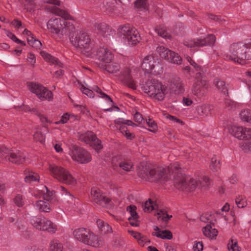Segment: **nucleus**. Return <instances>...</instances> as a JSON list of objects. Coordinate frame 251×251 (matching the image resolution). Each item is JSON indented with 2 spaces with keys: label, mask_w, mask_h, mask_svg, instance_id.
Wrapping results in <instances>:
<instances>
[{
  "label": "nucleus",
  "mask_w": 251,
  "mask_h": 251,
  "mask_svg": "<svg viewBox=\"0 0 251 251\" xmlns=\"http://www.w3.org/2000/svg\"><path fill=\"white\" fill-rule=\"evenodd\" d=\"M33 195L36 198L43 197L44 200L49 201L54 199L55 192L53 191H50L46 186H43L42 190L36 189Z\"/></svg>",
  "instance_id": "24"
},
{
  "label": "nucleus",
  "mask_w": 251,
  "mask_h": 251,
  "mask_svg": "<svg viewBox=\"0 0 251 251\" xmlns=\"http://www.w3.org/2000/svg\"><path fill=\"white\" fill-rule=\"evenodd\" d=\"M0 150H2L3 152L0 154V156L4 157L6 160H8L12 163L20 164L23 163L25 161V156L21 152L17 153H7L5 151H7V149L5 148H1Z\"/></svg>",
  "instance_id": "20"
},
{
  "label": "nucleus",
  "mask_w": 251,
  "mask_h": 251,
  "mask_svg": "<svg viewBox=\"0 0 251 251\" xmlns=\"http://www.w3.org/2000/svg\"><path fill=\"white\" fill-rule=\"evenodd\" d=\"M120 0H106L101 7V10L107 14L121 13L122 8L120 6Z\"/></svg>",
  "instance_id": "17"
},
{
  "label": "nucleus",
  "mask_w": 251,
  "mask_h": 251,
  "mask_svg": "<svg viewBox=\"0 0 251 251\" xmlns=\"http://www.w3.org/2000/svg\"><path fill=\"white\" fill-rule=\"evenodd\" d=\"M147 124L148 126L151 128V129H149V130L151 132H155L157 126L155 122L152 119H149L147 121Z\"/></svg>",
  "instance_id": "54"
},
{
  "label": "nucleus",
  "mask_w": 251,
  "mask_h": 251,
  "mask_svg": "<svg viewBox=\"0 0 251 251\" xmlns=\"http://www.w3.org/2000/svg\"><path fill=\"white\" fill-rule=\"evenodd\" d=\"M69 154L73 160L81 164L87 163L92 159L89 152L83 148L76 146L70 148Z\"/></svg>",
  "instance_id": "12"
},
{
  "label": "nucleus",
  "mask_w": 251,
  "mask_h": 251,
  "mask_svg": "<svg viewBox=\"0 0 251 251\" xmlns=\"http://www.w3.org/2000/svg\"><path fill=\"white\" fill-rule=\"evenodd\" d=\"M49 170L50 175L60 182L74 185L76 180L67 169L54 164H50Z\"/></svg>",
  "instance_id": "6"
},
{
  "label": "nucleus",
  "mask_w": 251,
  "mask_h": 251,
  "mask_svg": "<svg viewBox=\"0 0 251 251\" xmlns=\"http://www.w3.org/2000/svg\"><path fill=\"white\" fill-rule=\"evenodd\" d=\"M120 69L119 65L116 63H112L105 66V70L108 73L118 76L119 79L126 85L132 89H136L137 84L132 77L131 70L128 68H125L119 73Z\"/></svg>",
  "instance_id": "3"
},
{
  "label": "nucleus",
  "mask_w": 251,
  "mask_h": 251,
  "mask_svg": "<svg viewBox=\"0 0 251 251\" xmlns=\"http://www.w3.org/2000/svg\"><path fill=\"white\" fill-rule=\"evenodd\" d=\"M97 28L101 34L105 33L107 31V27L105 24H99L97 25Z\"/></svg>",
  "instance_id": "56"
},
{
  "label": "nucleus",
  "mask_w": 251,
  "mask_h": 251,
  "mask_svg": "<svg viewBox=\"0 0 251 251\" xmlns=\"http://www.w3.org/2000/svg\"><path fill=\"white\" fill-rule=\"evenodd\" d=\"M242 151L246 153H251V141L244 142L241 145Z\"/></svg>",
  "instance_id": "53"
},
{
  "label": "nucleus",
  "mask_w": 251,
  "mask_h": 251,
  "mask_svg": "<svg viewBox=\"0 0 251 251\" xmlns=\"http://www.w3.org/2000/svg\"><path fill=\"white\" fill-rule=\"evenodd\" d=\"M129 232L131 235L137 240L138 244L140 246L144 247L145 245L150 243V240L147 236L142 234L134 231H129Z\"/></svg>",
  "instance_id": "28"
},
{
  "label": "nucleus",
  "mask_w": 251,
  "mask_h": 251,
  "mask_svg": "<svg viewBox=\"0 0 251 251\" xmlns=\"http://www.w3.org/2000/svg\"><path fill=\"white\" fill-rule=\"evenodd\" d=\"M13 201L15 205L19 207H22L24 206L25 202V197L23 195L20 194L16 195L13 199Z\"/></svg>",
  "instance_id": "39"
},
{
  "label": "nucleus",
  "mask_w": 251,
  "mask_h": 251,
  "mask_svg": "<svg viewBox=\"0 0 251 251\" xmlns=\"http://www.w3.org/2000/svg\"><path fill=\"white\" fill-rule=\"evenodd\" d=\"M118 33L125 44L127 45H136L141 39L138 31L128 24L120 26Z\"/></svg>",
  "instance_id": "7"
},
{
  "label": "nucleus",
  "mask_w": 251,
  "mask_h": 251,
  "mask_svg": "<svg viewBox=\"0 0 251 251\" xmlns=\"http://www.w3.org/2000/svg\"><path fill=\"white\" fill-rule=\"evenodd\" d=\"M144 91L150 98L158 101H163L168 94L167 87L159 80H149L144 87Z\"/></svg>",
  "instance_id": "4"
},
{
  "label": "nucleus",
  "mask_w": 251,
  "mask_h": 251,
  "mask_svg": "<svg viewBox=\"0 0 251 251\" xmlns=\"http://www.w3.org/2000/svg\"><path fill=\"white\" fill-rule=\"evenodd\" d=\"M139 176L141 177L150 181H166L169 179L167 170L161 167L151 169L147 173L140 172Z\"/></svg>",
  "instance_id": "9"
},
{
  "label": "nucleus",
  "mask_w": 251,
  "mask_h": 251,
  "mask_svg": "<svg viewBox=\"0 0 251 251\" xmlns=\"http://www.w3.org/2000/svg\"><path fill=\"white\" fill-rule=\"evenodd\" d=\"M211 215L208 213H204L202 214L200 217V220L203 223H209L210 222Z\"/></svg>",
  "instance_id": "58"
},
{
  "label": "nucleus",
  "mask_w": 251,
  "mask_h": 251,
  "mask_svg": "<svg viewBox=\"0 0 251 251\" xmlns=\"http://www.w3.org/2000/svg\"><path fill=\"white\" fill-rule=\"evenodd\" d=\"M8 36L15 42L21 44L23 46L25 45V44L24 41L18 39L17 37L12 33H10L8 35Z\"/></svg>",
  "instance_id": "57"
},
{
  "label": "nucleus",
  "mask_w": 251,
  "mask_h": 251,
  "mask_svg": "<svg viewBox=\"0 0 251 251\" xmlns=\"http://www.w3.org/2000/svg\"><path fill=\"white\" fill-rule=\"evenodd\" d=\"M69 115L67 113H65L62 116L60 120L55 122L54 124L56 125H58L60 124H64L66 123L69 120Z\"/></svg>",
  "instance_id": "55"
},
{
  "label": "nucleus",
  "mask_w": 251,
  "mask_h": 251,
  "mask_svg": "<svg viewBox=\"0 0 251 251\" xmlns=\"http://www.w3.org/2000/svg\"><path fill=\"white\" fill-rule=\"evenodd\" d=\"M157 219L161 220L163 221H167L172 217V215H169L167 213V212L165 210H159L157 213Z\"/></svg>",
  "instance_id": "47"
},
{
  "label": "nucleus",
  "mask_w": 251,
  "mask_h": 251,
  "mask_svg": "<svg viewBox=\"0 0 251 251\" xmlns=\"http://www.w3.org/2000/svg\"><path fill=\"white\" fill-rule=\"evenodd\" d=\"M70 40L71 43L84 54L91 55L90 51L92 50L91 40L87 33L83 31H71Z\"/></svg>",
  "instance_id": "5"
},
{
  "label": "nucleus",
  "mask_w": 251,
  "mask_h": 251,
  "mask_svg": "<svg viewBox=\"0 0 251 251\" xmlns=\"http://www.w3.org/2000/svg\"><path fill=\"white\" fill-rule=\"evenodd\" d=\"M45 219V217L34 216L30 219V223L37 229L42 230V226L44 225Z\"/></svg>",
  "instance_id": "34"
},
{
  "label": "nucleus",
  "mask_w": 251,
  "mask_h": 251,
  "mask_svg": "<svg viewBox=\"0 0 251 251\" xmlns=\"http://www.w3.org/2000/svg\"><path fill=\"white\" fill-rule=\"evenodd\" d=\"M57 230V226L50 220L46 218L42 231H46L50 233H54Z\"/></svg>",
  "instance_id": "32"
},
{
  "label": "nucleus",
  "mask_w": 251,
  "mask_h": 251,
  "mask_svg": "<svg viewBox=\"0 0 251 251\" xmlns=\"http://www.w3.org/2000/svg\"><path fill=\"white\" fill-rule=\"evenodd\" d=\"M89 231L90 230L87 228L80 227L75 229L73 231V235L76 240L84 244Z\"/></svg>",
  "instance_id": "26"
},
{
  "label": "nucleus",
  "mask_w": 251,
  "mask_h": 251,
  "mask_svg": "<svg viewBox=\"0 0 251 251\" xmlns=\"http://www.w3.org/2000/svg\"><path fill=\"white\" fill-rule=\"evenodd\" d=\"M221 164L220 159L214 155L211 158L209 169L214 173H219L221 171Z\"/></svg>",
  "instance_id": "31"
},
{
  "label": "nucleus",
  "mask_w": 251,
  "mask_h": 251,
  "mask_svg": "<svg viewBox=\"0 0 251 251\" xmlns=\"http://www.w3.org/2000/svg\"><path fill=\"white\" fill-rule=\"evenodd\" d=\"M229 251H240V248L238 246L236 239L231 238L227 245Z\"/></svg>",
  "instance_id": "42"
},
{
  "label": "nucleus",
  "mask_w": 251,
  "mask_h": 251,
  "mask_svg": "<svg viewBox=\"0 0 251 251\" xmlns=\"http://www.w3.org/2000/svg\"><path fill=\"white\" fill-rule=\"evenodd\" d=\"M172 169L175 170L174 176L175 186L182 191H184L187 188L186 176L183 173L184 171L178 163H175L172 166Z\"/></svg>",
  "instance_id": "11"
},
{
  "label": "nucleus",
  "mask_w": 251,
  "mask_h": 251,
  "mask_svg": "<svg viewBox=\"0 0 251 251\" xmlns=\"http://www.w3.org/2000/svg\"><path fill=\"white\" fill-rule=\"evenodd\" d=\"M210 180L208 176L197 172L191 176L189 179V191L197 188L207 189L210 187Z\"/></svg>",
  "instance_id": "10"
},
{
  "label": "nucleus",
  "mask_w": 251,
  "mask_h": 251,
  "mask_svg": "<svg viewBox=\"0 0 251 251\" xmlns=\"http://www.w3.org/2000/svg\"><path fill=\"white\" fill-rule=\"evenodd\" d=\"M134 5L137 8L145 9L147 7V0H136L134 1Z\"/></svg>",
  "instance_id": "52"
},
{
  "label": "nucleus",
  "mask_w": 251,
  "mask_h": 251,
  "mask_svg": "<svg viewBox=\"0 0 251 251\" xmlns=\"http://www.w3.org/2000/svg\"><path fill=\"white\" fill-rule=\"evenodd\" d=\"M126 211L130 214V216L128 218L129 221L138 219V215L136 212V207L135 206L130 205L127 206Z\"/></svg>",
  "instance_id": "38"
},
{
  "label": "nucleus",
  "mask_w": 251,
  "mask_h": 251,
  "mask_svg": "<svg viewBox=\"0 0 251 251\" xmlns=\"http://www.w3.org/2000/svg\"><path fill=\"white\" fill-rule=\"evenodd\" d=\"M195 251H202L203 250V244L201 242H195L193 248Z\"/></svg>",
  "instance_id": "59"
},
{
  "label": "nucleus",
  "mask_w": 251,
  "mask_h": 251,
  "mask_svg": "<svg viewBox=\"0 0 251 251\" xmlns=\"http://www.w3.org/2000/svg\"><path fill=\"white\" fill-rule=\"evenodd\" d=\"M47 9L50 13L61 17L65 20L57 18L50 19L47 24V26L50 32L57 36L59 38H62L68 32L75 29V26L72 22L68 20H73V18L66 11L61 9L55 5L47 7Z\"/></svg>",
  "instance_id": "1"
},
{
  "label": "nucleus",
  "mask_w": 251,
  "mask_h": 251,
  "mask_svg": "<svg viewBox=\"0 0 251 251\" xmlns=\"http://www.w3.org/2000/svg\"><path fill=\"white\" fill-rule=\"evenodd\" d=\"M164 246L165 251H176V247L174 245L165 244Z\"/></svg>",
  "instance_id": "64"
},
{
  "label": "nucleus",
  "mask_w": 251,
  "mask_h": 251,
  "mask_svg": "<svg viewBox=\"0 0 251 251\" xmlns=\"http://www.w3.org/2000/svg\"><path fill=\"white\" fill-rule=\"evenodd\" d=\"M134 121L139 123L141 124L144 120L142 114L139 112H136L134 115Z\"/></svg>",
  "instance_id": "60"
},
{
  "label": "nucleus",
  "mask_w": 251,
  "mask_h": 251,
  "mask_svg": "<svg viewBox=\"0 0 251 251\" xmlns=\"http://www.w3.org/2000/svg\"><path fill=\"white\" fill-rule=\"evenodd\" d=\"M216 41V37L212 34L208 35L204 39H194L189 41V47H199L204 46H213Z\"/></svg>",
  "instance_id": "21"
},
{
  "label": "nucleus",
  "mask_w": 251,
  "mask_h": 251,
  "mask_svg": "<svg viewBox=\"0 0 251 251\" xmlns=\"http://www.w3.org/2000/svg\"><path fill=\"white\" fill-rule=\"evenodd\" d=\"M155 31L157 34L165 39H169L171 36L167 32L166 28L163 26H160L155 28Z\"/></svg>",
  "instance_id": "43"
},
{
  "label": "nucleus",
  "mask_w": 251,
  "mask_h": 251,
  "mask_svg": "<svg viewBox=\"0 0 251 251\" xmlns=\"http://www.w3.org/2000/svg\"><path fill=\"white\" fill-rule=\"evenodd\" d=\"M119 166L126 171H131L133 169L132 162L130 160H124L119 163Z\"/></svg>",
  "instance_id": "40"
},
{
  "label": "nucleus",
  "mask_w": 251,
  "mask_h": 251,
  "mask_svg": "<svg viewBox=\"0 0 251 251\" xmlns=\"http://www.w3.org/2000/svg\"><path fill=\"white\" fill-rule=\"evenodd\" d=\"M229 181L232 184H236L239 181V177L236 174H233L229 178Z\"/></svg>",
  "instance_id": "62"
},
{
  "label": "nucleus",
  "mask_w": 251,
  "mask_h": 251,
  "mask_svg": "<svg viewBox=\"0 0 251 251\" xmlns=\"http://www.w3.org/2000/svg\"><path fill=\"white\" fill-rule=\"evenodd\" d=\"M97 224L99 229L104 233H111L112 231V228L109 225L103 221L98 219L97 221Z\"/></svg>",
  "instance_id": "35"
},
{
  "label": "nucleus",
  "mask_w": 251,
  "mask_h": 251,
  "mask_svg": "<svg viewBox=\"0 0 251 251\" xmlns=\"http://www.w3.org/2000/svg\"><path fill=\"white\" fill-rule=\"evenodd\" d=\"M141 67L145 73L158 75L163 73L162 64L156 60L152 55H148L145 57Z\"/></svg>",
  "instance_id": "8"
},
{
  "label": "nucleus",
  "mask_w": 251,
  "mask_h": 251,
  "mask_svg": "<svg viewBox=\"0 0 251 251\" xmlns=\"http://www.w3.org/2000/svg\"><path fill=\"white\" fill-rule=\"evenodd\" d=\"M156 206V204L154 203L150 199H149L148 201H146L144 204L142 205L143 210L146 212L151 211L152 210L155 209Z\"/></svg>",
  "instance_id": "41"
},
{
  "label": "nucleus",
  "mask_w": 251,
  "mask_h": 251,
  "mask_svg": "<svg viewBox=\"0 0 251 251\" xmlns=\"http://www.w3.org/2000/svg\"><path fill=\"white\" fill-rule=\"evenodd\" d=\"M84 244L93 247H99L101 244V241L98 236L90 230Z\"/></svg>",
  "instance_id": "25"
},
{
  "label": "nucleus",
  "mask_w": 251,
  "mask_h": 251,
  "mask_svg": "<svg viewBox=\"0 0 251 251\" xmlns=\"http://www.w3.org/2000/svg\"><path fill=\"white\" fill-rule=\"evenodd\" d=\"M90 53L93 54L97 59L105 63L110 62L113 58L111 52L104 47H100Z\"/></svg>",
  "instance_id": "18"
},
{
  "label": "nucleus",
  "mask_w": 251,
  "mask_h": 251,
  "mask_svg": "<svg viewBox=\"0 0 251 251\" xmlns=\"http://www.w3.org/2000/svg\"><path fill=\"white\" fill-rule=\"evenodd\" d=\"M50 251H62V245L56 241H52L50 244Z\"/></svg>",
  "instance_id": "49"
},
{
  "label": "nucleus",
  "mask_w": 251,
  "mask_h": 251,
  "mask_svg": "<svg viewBox=\"0 0 251 251\" xmlns=\"http://www.w3.org/2000/svg\"><path fill=\"white\" fill-rule=\"evenodd\" d=\"M119 130L127 139H132L134 138V136L128 131L126 126L121 125V126H119Z\"/></svg>",
  "instance_id": "48"
},
{
  "label": "nucleus",
  "mask_w": 251,
  "mask_h": 251,
  "mask_svg": "<svg viewBox=\"0 0 251 251\" xmlns=\"http://www.w3.org/2000/svg\"><path fill=\"white\" fill-rule=\"evenodd\" d=\"M203 235L207 238L213 240L217 236L218 231L216 228H213L210 225H207L202 228Z\"/></svg>",
  "instance_id": "30"
},
{
  "label": "nucleus",
  "mask_w": 251,
  "mask_h": 251,
  "mask_svg": "<svg viewBox=\"0 0 251 251\" xmlns=\"http://www.w3.org/2000/svg\"><path fill=\"white\" fill-rule=\"evenodd\" d=\"M217 89L221 92L225 94H227V89L226 85V83L224 81L219 80L218 79H216L215 82Z\"/></svg>",
  "instance_id": "46"
},
{
  "label": "nucleus",
  "mask_w": 251,
  "mask_h": 251,
  "mask_svg": "<svg viewBox=\"0 0 251 251\" xmlns=\"http://www.w3.org/2000/svg\"><path fill=\"white\" fill-rule=\"evenodd\" d=\"M240 119L244 122L251 123V110L246 109L242 110L239 114Z\"/></svg>",
  "instance_id": "37"
},
{
  "label": "nucleus",
  "mask_w": 251,
  "mask_h": 251,
  "mask_svg": "<svg viewBox=\"0 0 251 251\" xmlns=\"http://www.w3.org/2000/svg\"><path fill=\"white\" fill-rule=\"evenodd\" d=\"M79 139L86 144H89L97 151L103 148L101 141L97 137L95 133L91 131H87L84 133L79 134Z\"/></svg>",
  "instance_id": "15"
},
{
  "label": "nucleus",
  "mask_w": 251,
  "mask_h": 251,
  "mask_svg": "<svg viewBox=\"0 0 251 251\" xmlns=\"http://www.w3.org/2000/svg\"><path fill=\"white\" fill-rule=\"evenodd\" d=\"M92 201L99 205L104 206L109 202V200L103 195L101 191L97 187H93L91 190Z\"/></svg>",
  "instance_id": "23"
},
{
  "label": "nucleus",
  "mask_w": 251,
  "mask_h": 251,
  "mask_svg": "<svg viewBox=\"0 0 251 251\" xmlns=\"http://www.w3.org/2000/svg\"><path fill=\"white\" fill-rule=\"evenodd\" d=\"M27 59L28 62L30 63L32 65H34L36 62L35 56L33 54L31 53H29L28 54Z\"/></svg>",
  "instance_id": "63"
},
{
  "label": "nucleus",
  "mask_w": 251,
  "mask_h": 251,
  "mask_svg": "<svg viewBox=\"0 0 251 251\" xmlns=\"http://www.w3.org/2000/svg\"><path fill=\"white\" fill-rule=\"evenodd\" d=\"M230 132L239 140H245V127L242 126H233L229 129Z\"/></svg>",
  "instance_id": "29"
},
{
  "label": "nucleus",
  "mask_w": 251,
  "mask_h": 251,
  "mask_svg": "<svg viewBox=\"0 0 251 251\" xmlns=\"http://www.w3.org/2000/svg\"><path fill=\"white\" fill-rule=\"evenodd\" d=\"M35 206L40 212H49L51 210L50 206L47 200L38 201L36 202Z\"/></svg>",
  "instance_id": "33"
},
{
  "label": "nucleus",
  "mask_w": 251,
  "mask_h": 251,
  "mask_svg": "<svg viewBox=\"0 0 251 251\" xmlns=\"http://www.w3.org/2000/svg\"><path fill=\"white\" fill-rule=\"evenodd\" d=\"M235 203L238 208H242L247 205L246 198L243 196H239L236 198Z\"/></svg>",
  "instance_id": "44"
},
{
  "label": "nucleus",
  "mask_w": 251,
  "mask_h": 251,
  "mask_svg": "<svg viewBox=\"0 0 251 251\" xmlns=\"http://www.w3.org/2000/svg\"><path fill=\"white\" fill-rule=\"evenodd\" d=\"M6 221L8 224H16L18 222V218L17 216H8L6 218Z\"/></svg>",
  "instance_id": "61"
},
{
  "label": "nucleus",
  "mask_w": 251,
  "mask_h": 251,
  "mask_svg": "<svg viewBox=\"0 0 251 251\" xmlns=\"http://www.w3.org/2000/svg\"><path fill=\"white\" fill-rule=\"evenodd\" d=\"M247 44L241 42L231 44L224 55L225 59L238 64H244L247 60Z\"/></svg>",
  "instance_id": "2"
},
{
  "label": "nucleus",
  "mask_w": 251,
  "mask_h": 251,
  "mask_svg": "<svg viewBox=\"0 0 251 251\" xmlns=\"http://www.w3.org/2000/svg\"><path fill=\"white\" fill-rule=\"evenodd\" d=\"M201 76V73L199 72L197 74V77L198 79V84L194 86L192 89V92L194 94L197 96H201L204 94L205 90L209 88V84L205 78L202 77L200 79L199 77Z\"/></svg>",
  "instance_id": "22"
},
{
  "label": "nucleus",
  "mask_w": 251,
  "mask_h": 251,
  "mask_svg": "<svg viewBox=\"0 0 251 251\" xmlns=\"http://www.w3.org/2000/svg\"><path fill=\"white\" fill-rule=\"evenodd\" d=\"M153 230L154 231L152 233L153 236L163 239L171 240L173 238L172 233L169 230H161L157 226H153Z\"/></svg>",
  "instance_id": "27"
},
{
  "label": "nucleus",
  "mask_w": 251,
  "mask_h": 251,
  "mask_svg": "<svg viewBox=\"0 0 251 251\" xmlns=\"http://www.w3.org/2000/svg\"><path fill=\"white\" fill-rule=\"evenodd\" d=\"M214 107L212 105L203 104L191 109L189 114L190 119H196L211 116Z\"/></svg>",
  "instance_id": "14"
},
{
  "label": "nucleus",
  "mask_w": 251,
  "mask_h": 251,
  "mask_svg": "<svg viewBox=\"0 0 251 251\" xmlns=\"http://www.w3.org/2000/svg\"><path fill=\"white\" fill-rule=\"evenodd\" d=\"M40 177L39 175L35 173L30 172L29 175L26 176L25 178V180L26 182H31L32 181H39Z\"/></svg>",
  "instance_id": "45"
},
{
  "label": "nucleus",
  "mask_w": 251,
  "mask_h": 251,
  "mask_svg": "<svg viewBox=\"0 0 251 251\" xmlns=\"http://www.w3.org/2000/svg\"><path fill=\"white\" fill-rule=\"evenodd\" d=\"M114 123L120 126L121 125L130 126L131 124H133V122L131 121L125 120L123 118H118L114 121Z\"/></svg>",
  "instance_id": "51"
},
{
  "label": "nucleus",
  "mask_w": 251,
  "mask_h": 251,
  "mask_svg": "<svg viewBox=\"0 0 251 251\" xmlns=\"http://www.w3.org/2000/svg\"><path fill=\"white\" fill-rule=\"evenodd\" d=\"M81 91L83 94H85L90 98L94 97V92H95L99 95V97L103 99L107 102H110L111 103H113L111 98L105 93H103L100 89L97 86H94L91 87V89L87 88L84 86H83L82 87Z\"/></svg>",
  "instance_id": "19"
},
{
  "label": "nucleus",
  "mask_w": 251,
  "mask_h": 251,
  "mask_svg": "<svg viewBox=\"0 0 251 251\" xmlns=\"http://www.w3.org/2000/svg\"><path fill=\"white\" fill-rule=\"evenodd\" d=\"M157 51L161 58L167 60L172 63L180 64L182 63L181 57L177 53L170 50L164 47L160 46L157 47Z\"/></svg>",
  "instance_id": "16"
},
{
  "label": "nucleus",
  "mask_w": 251,
  "mask_h": 251,
  "mask_svg": "<svg viewBox=\"0 0 251 251\" xmlns=\"http://www.w3.org/2000/svg\"><path fill=\"white\" fill-rule=\"evenodd\" d=\"M33 139L36 142H39L41 144L45 143V136L40 131H37L33 135Z\"/></svg>",
  "instance_id": "50"
},
{
  "label": "nucleus",
  "mask_w": 251,
  "mask_h": 251,
  "mask_svg": "<svg viewBox=\"0 0 251 251\" xmlns=\"http://www.w3.org/2000/svg\"><path fill=\"white\" fill-rule=\"evenodd\" d=\"M41 55L46 61L49 62L53 64L57 65L59 66L61 64L56 58L52 56L50 54L46 51H41Z\"/></svg>",
  "instance_id": "36"
},
{
  "label": "nucleus",
  "mask_w": 251,
  "mask_h": 251,
  "mask_svg": "<svg viewBox=\"0 0 251 251\" xmlns=\"http://www.w3.org/2000/svg\"><path fill=\"white\" fill-rule=\"evenodd\" d=\"M28 89L34 93L41 100L50 101L53 99L52 93L44 86L34 83L28 84Z\"/></svg>",
  "instance_id": "13"
}]
</instances>
